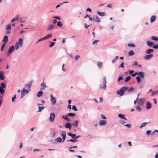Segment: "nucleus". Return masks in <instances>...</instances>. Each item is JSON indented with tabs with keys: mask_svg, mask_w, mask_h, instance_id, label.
<instances>
[{
	"mask_svg": "<svg viewBox=\"0 0 158 158\" xmlns=\"http://www.w3.org/2000/svg\"><path fill=\"white\" fill-rule=\"evenodd\" d=\"M41 87L40 88V89L41 90H43L47 87L44 82H43L41 84Z\"/></svg>",
	"mask_w": 158,
	"mask_h": 158,
	"instance_id": "11",
	"label": "nucleus"
},
{
	"mask_svg": "<svg viewBox=\"0 0 158 158\" xmlns=\"http://www.w3.org/2000/svg\"><path fill=\"white\" fill-rule=\"evenodd\" d=\"M67 134L70 136L72 138L74 139H77L81 137V135L76 136V134H72L71 133L68 132Z\"/></svg>",
	"mask_w": 158,
	"mask_h": 158,
	"instance_id": "5",
	"label": "nucleus"
},
{
	"mask_svg": "<svg viewBox=\"0 0 158 158\" xmlns=\"http://www.w3.org/2000/svg\"><path fill=\"white\" fill-rule=\"evenodd\" d=\"M97 14L101 16H103L106 15V13L104 12H101L100 11H97Z\"/></svg>",
	"mask_w": 158,
	"mask_h": 158,
	"instance_id": "20",
	"label": "nucleus"
},
{
	"mask_svg": "<svg viewBox=\"0 0 158 158\" xmlns=\"http://www.w3.org/2000/svg\"><path fill=\"white\" fill-rule=\"evenodd\" d=\"M151 39L154 40L158 41V38L155 36H152L151 37Z\"/></svg>",
	"mask_w": 158,
	"mask_h": 158,
	"instance_id": "36",
	"label": "nucleus"
},
{
	"mask_svg": "<svg viewBox=\"0 0 158 158\" xmlns=\"http://www.w3.org/2000/svg\"><path fill=\"white\" fill-rule=\"evenodd\" d=\"M57 25L58 26L60 27L62 26V24L61 22L58 21L57 23Z\"/></svg>",
	"mask_w": 158,
	"mask_h": 158,
	"instance_id": "42",
	"label": "nucleus"
},
{
	"mask_svg": "<svg viewBox=\"0 0 158 158\" xmlns=\"http://www.w3.org/2000/svg\"><path fill=\"white\" fill-rule=\"evenodd\" d=\"M124 63L123 62H122V63L121 64L120 66L119 67V68H120V67L123 68L124 67Z\"/></svg>",
	"mask_w": 158,
	"mask_h": 158,
	"instance_id": "63",
	"label": "nucleus"
},
{
	"mask_svg": "<svg viewBox=\"0 0 158 158\" xmlns=\"http://www.w3.org/2000/svg\"><path fill=\"white\" fill-rule=\"evenodd\" d=\"M93 20L98 23L100 22L101 21L100 18H99L97 15L95 16V19L94 18Z\"/></svg>",
	"mask_w": 158,
	"mask_h": 158,
	"instance_id": "23",
	"label": "nucleus"
},
{
	"mask_svg": "<svg viewBox=\"0 0 158 158\" xmlns=\"http://www.w3.org/2000/svg\"><path fill=\"white\" fill-rule=\"evenodd\" d=\"M156 19V15H153L151 17L150 22L151 23H153L155 21Z\"/></svg>",
	"mask_w": 158,
	"mask_h": 158,
	"instance_id": "19",
	"label": "nucleus"
},
{
	"mask_svg": "<svg viewBox=\"0 0 158 158\" xmlns=\"http://www.w3.org/2000/svg\"><path fill=\"white\" fill-rule=\"evenodd\" d=\"M127 45L129 47H132L134 48L135 47V45L133 43H130L128 44Z\"/></svg>",
	"mask_w": 158,
	"mask_h": 158,
	"instance_id": "39",
	"label": "nucleus"
},
{
	"mask_svg": "<svg viewBox=\"0 0 158 158\" xmlns=\"http://www.w3.org/2000/svg\"><path fill=\"white\" fill-rule=\"evenodd\" d=\"M52 35L51 34H48L47 35L44 37V38L45 40L48 39L51 37H52Z\"/></svg>",
	"mask_w": 158,
	"mask_h": 158,
	"instance_id": "22",
	"label": "nucleus"
},
{
	"mask_svg": "<svg viewBox=\"0 0 158 158\" xmlns=\"http://www.w3.org/2000/svg\"><path fill=\"white\" fill-rule=\"evenodd\" d=\"M19 21L20 23H23L26 21V18H20L19 20Z\"/></svg>",
	"mask_w": 158,
	"mask_h": 158,
	"instance_id": "24",
	"label": "nucleus"
},
{
	"mask_svg": "<svg viewBox=\"0 0 158 158\" xmlns=\"http://www.w3.org/2000/svg\"><path fill=\"white\" fill-rule=\"evenodd\" d=\"M136 109L139 112H140L141 111V108L139 106H137L136 107Z\"/></svg>",
	"mask_w": 158,
	"mask_h": 158,
	"instance_id": "45",
	"label": "nucleus"
},
{
	"mask_svg": "<svg viewBox=\"0 0 158 158\" xmlns=\"http://www.w3.org/2000/svg\"><path fill=\"white\" fill-rule=\"evenodd\" d=\"M30 91V89H28V90H26L24 88H23L21 92V98H23V96L25 94L28 93L29 91Z\"/></svg>",
	"mask_w": 158,
	"mask_h": 158,
	"instance_id": "3",
	"label": "nucleus"
},
{
	"mask_svg": "<svg viewBox=\"0 0 158 158\" xmlns=\"http://www.w3.org/2000/svg\"><path fill=\"white\" fill-rule=\"evenodd\" d=\"M65 127L67 129H71V125L70 123H67L65 124Z\"/></svg>",
	"mask_w": 158,
	"mask_h": 158,
	"instance_id": "18",
	"label": "nucleus"
},
{
	"mask_svg": "<svg viewBox=\"0 0 158 158\" xmlns=\"http://www.w3.org/2000/svg\"><path fill=\"white\" fill-rule=\"evenodd\" d=\"M124 91L123 89L121 88L120 90H118L117 92V94L119 95L120 96H123L124 94Z\"/></svg>",
	"mask_w": 158,
	"mask_h": 158,
	"instance_id": "6",
	"label": "nucleus"
},
{
	"mask_svg": "<svg viewBox=\"0 0 158 158\" xmlns=\"http://www.w3.org/2000/svg\"><path fill=\"white\" fill-rule=\"evenodd\" d=\"M131 78L130 76H128L127 77L125 80V81L126 82L128 81Z\"/></svg>",
	"mask_w": 158,
	"mask_h": 158,
	"instance_id": "37",
	"label": "nucleus"
},
{
	"mask_svg": "<svg viewBox=\"0 0 158 158\" xmlns=\"http://www.w3.org/2000/svg\"><path fill=\"white\" fill-rule=\"evenodd\" d=\"M6 46V44H5V43H3V44H2V45L1 47V51H2L4 48V47H5Z\"/></svg>",
	"mask_w": 158,
	"mask_h": 158,
	"instance_id": "51",
	"label": "nucleus"
},
{
	"mask_svg": "<svg viewBox=\"0 0 158 158\" xmlns=\"http://www.w3.org/2000/svg\"><path fill=\"white\" fill-rule=\"evenodd\" d=\"M147 44L148 46L150 47H153V46L154 45V44L153 43L149 41H147Z\"/></svg>",
	"mask_w": 158,
	"mask_h": 158,
	"instance_id": "26",
	"label": "nucleus"
},
{
	"mask_svg": "<svg viewBox=\"0 0 158 158\" xmlns=\"http://www.w3.org/2000/svg\"><path fill=\"white\" fill-rule=\"evenodd\" d=\"M11 25L10 24L7 25L6 27V30H9L11 29Z\"/></svg>",
	"mask_w": 158,
	"mask_h": 158,
	"instance_id": "41",
	"label": "nucleus"
},
{
	"mask_svg": "<svg viewBox=\"0 0 158 158\" xmlns=\"http://www.w3.org/2000/svg\"><path fill=\"white\" fill-rule=\"evenodd\" d=\"M84 25H85V27L86 29H87L89 27H90V26H91V24L87 25V24L86 23H85L84 24Z\"/></svg>",
	"mask_w": 158,
	"mask_h": 158,
	"instance_id": "58",
	"label": "nucleus"
},
{
	"mask_svg": "<svg viewBox=\"0 0 158 158\" xmlns=\"http://www.w3.org/2000/svg\"><path fill=\"white\" fill-rule=\"evenodd\" d=\"M153 57V55L152 54H151L144 56V58L146 60H149Z\"/></svg>",
	"mask_w": 158,
	"mask_h": 158,
	"instance_id": "8",
	"label": "nucleus"
},
{
	"mask_svg": "<svg viewBox=\"0 0 158 158\" xmlns=\"http://www.w3.org/2000/svg\"><path fill=\"white\" fill-rule=\"evenodd\" d=\"M0 93L3 95L5 93V90L4 89L0 86Z\"/></svg>",
	"mask_w": 158,
	"mask_h": 158,
	"instance_id": "31",
	"label": "nucleus"
},
{
	"mask_svg": "<svg viewBox=\"0 0 158 158\" xmlns=\"http://www.w3.org/2000/svg\"><path fill=\"white\" fill-rule=\"evenodd\" d=\"M61 136L62 137H66V132L65 131H63L62 132Z\"/></svg>",
	"mask_w": 158,
	"mask_h": 158,
	"instance_id": "47",
	"label": "nucleus"
},
{
	"mask_svg": "<svg viewBox=\"0 0 158 158\" xmlns=\"http://www.w3.org/2000/svg\"><path fill=\"white\" fill-rule=\"evenodd\" d=\"M55 27V26L52 24H51L49 25L47 28V30H51L53 29Z\"/></svg>",
	"mask_w": 158,
	"mask_h": 158,
	"instance_id": "15",
	"label": "nucleus"
},
{
	"mask_svg": "<svg viewBox=\"0 0 158 158\" xmlns=\"http://www.w3.org/2000/svg\"><path fill=\"white\" fill-rule=\"evenodd\" d=\"M80 56L79 55H76L75 57V59L76 60H79Z\"/></svg>",
	"mask_w": 158,
	"mask_h": 158,
	"instance_id": "57",
	"label": "nucleus"
},
{
	"mask_svg": "<svg viewBox=\"0 0 158 158\" xmlns=\"http://www.w3.org/2000/svg\"><path fill=\"white\" fill-rule=\"evenodd\" d=\"M32 82L31 81L30 82L28 83L27 84H25L26 86L27 87L28 89H30L31 86L32 85Z\"/></svg>",
	"mask_w": 158,
	"mask_h": 158,
	"instance_id": "27",
	"label": "nucleus"
},
{
	"mask_svg": "<svg viewBox=\"0 0 158 158\" xmlns=\"http://www.w3.org/2000/svg\"><path fill=\"white\" fill-rule=\"evenodd\" d=\"M153 48L154 49H158V44L155 45L153 46Z\"/></svg>",
	"mask_w": 158,
	"mask_h": 158,
	"instance_id": "62",
	"label": "nucleus"
},
{
	"mask_svg": "<svg viewBox=\"0 0 158 158\" xmlns=\"http://www.w3.org/2000/svg\"><path fill=\"white\" fill-rule=\"evenodd\" d=\"M135 53L133 50H131L128 52V55L129 56H132Z\"/></svg>",
	"mask_w": 158,
	"mask_h": 158,
	"instance_id": "32",
	"label": "nucleus"
},
{
	"mask_svg": "<svg viewBox=\"0 0 158 158\" xmlns=\"http://www.w3.org/2000/svg\"><path fill=\"white\" fill-rule=\"evenodd\" d=\"M154 50L152 49H149L146 51V53L147 54H151L154 52Z\"/></svg>",
	"mask_w": 158,
	"mask_h": 158,
	"instance_id": "12",
	"label": "nucleus"
},
{
	"mask_svg": "<svg viewBox=\"0 0 158 158\" xmlns=\"http://www.w3.org/2000/svg\"><path fill=\"white\" fill-rule=\"evenodd\" d=\"M123 79V77H122L120 76L118 79V81L119 82L120 80Z\"/></svg>",
	"mask_w": 158,
	"mask_h": 158,
	"instance_id": "64",
	"label": "nucleus"
},
{
	"mask_svg": "<svg viewBox=\"0 0 158 158\" xmlns=\"http://www.w3.org/2000/svg\"><path fill=\"white\" fill-rule=\"evenodd\" d=\"M8 41V37L6 35L4 36V39L2 40L3 42H4L5 43H6Z\"/></svg>",
	"mask_w": 158,
	"mask_h": 158,
	"instance_id": "29",
	"label": "nucleus"
},
{
	"mask_svg": "<svg viewBox=\"0 0 158 158\" xmlns=\"http://www.w3.org/2000/svg\"><path fill=\"white\" fill-rule=\"evenodd\" d=\"M136 79L137 80V81L138 83H139L141 82V79L140 77L139 76L137 77H136Z\"/></svg>",
	"mask_w": 158,
	"mask_h": 158,
	"instance_id": "30",
	"label": "nucleus"
},
{
	"mask_svg": "<svg viewBox=\"0 0 158 158\" xmlns=\"http://www.w3.org/2000/svg\"><path fill=\"white\" fill-rule=\"evenodd\" d=\"M76 115V114L74 113H70L67 114V115L70 117H74Z\"/></svg>",
	"mask_w": 158,
	"mask_h": 158,
	"instance_id": "34",
	"label": "nucleus"
},
{
	"mask_svg": "<svg viewBox=\"0 0 158 158\" xmlns=\"http://www.w3.org/2000/svg\"><path fill=\"white\" fill-rule=\"evenodd\" d=\"M137 75L140 76L142 78H144V73L143 72H137Z\"/></svg>",
	"mask_w": 158,
	"mask_h": 158,
	"instance_id": "21",
	"label": "nucleus"
},
{
	"mask_svg": "<svg viewBox=\"0 0 158 158\" xmlns=\"http://www.w3.org/2000/svg\"><path fill=\"white\" fill-rule=\"evenodd\" d=\"M4 73L3 71H0V79L3 80L4 79Z\"/></svg>",
	"mask_w": 158,
	"mask_h": 158,
	"instance_id": "13",
	"label": "nucleus"
},
{
	"mask_svg": "<svg viewBox=\"0 0 158 158\" xmlns=\"http://www.w3.org/2000/svg\"><path fill=\"white\" fill-rule=\"evenodd\" d=\"M67 114L66 115H63L62 116V118L64 119V120H66V119H67V118H68Z\"/></svg>",
	"mask_w": 158,
	"mask_h": 158,
	"instance_id": "59",
	"label": "nucleus"
},
{
	"mask_svg": "<svg viewBox=\"0 0 158 158\" xmlns=\"http://www.w3.org/2000/svg\"><path fill=\"white\" fill-rule=\"evenodd\" d=\"M43 94V93L42 92V91H40L38 92L37 94V97H40Z\"/></svg>",
	"mask_w": 158,
	"mask_h": 158,
	"instance_id": "28",
	"label": "nucleus"
},
{
	"mask_svg": "<svg viewBox=\"0 0 158 158\" xmlns=\"http://www.w3.org/2000/svg\"><path fill=\"white\" fill-rule=\"evenodd\" d=\"M53 18L56 19H57L58 20H59L61 19V18L59 16H54L53 17Z\"/></svg>",
	"mask_w": 158,
	"mask_h": 158,
	"instance_id": "61",
	"label": "nucleus"
},
{
	"mask_svg": "<svg viewBox=\"0 0 158 158\" xmlns=\"http://www.w3.org/2000/svg\"><path fill=\"white\" fill-rule=\"evenodd\" d=\"M15 49V47L14 45H12L10 47L8 51V54H10Z\"/></svg>",
	"mask_w": 158,
	"mask_h": 158,
	"instance_id": "9",
	"label": "nucleus"
},
{
	"mask_svg": "<svg viewBox=\"0 0 158 158\" xmlns=\"http://www.w3.org/2000/svg\"><path fill=\"white\" fill-rule=\"evenodd\" d=\"M50 101L52 105H54L56 102V100L55 97H54L52 94H50Z\"/></svg>",
	"mask_w": 158,
	"mask_h": 158,
	"instance_id": "4",
	"label": "nucleus"
},
{
	"mask_svg": "<svg viewBox=\"0 0 158 158\" xmlns=\"http://www.w3.org/2000/svg\"><path fill=\"white\" fill-rule=\"evenodd\" d=\"M151 131L148 130L146 131V134L147 135H150V134L151 133Z\"/></svg>",
	"mask_w": 158,
	"mask_h": 158,
	"instance_id": "60",
	"label": "nucleus"
},
{
	"mask_svg": "<svg viewBox=\"0 0 158 158\" xmlns=\"http://www.w3.org/2000/svg\"><path fill=\"white\" fill-rule=\"evenodd\" d=\"M148 123H147V122L144 123H142L141 124V126H140V128H142L143 127H145L146 126V125L148 124Z\"/></svg>",
	"mask_w": 158,
	"mask_h": 158,
	"instance_id": "35",
	"label": "nucleus"
},
{
	"mask_svg": "<svg viewBox=\"0 0 158 158\" xmlns=\"http://www.w3.org/2000/svg\"><path fill=\"white\" fill-rule=\"evenodd\" d=\"M134 90V88L133 87H130V88H129L128 92L129 93L132 92Z\"/></svg>",
	"mask_w": 158,
	"mask_h": 158,
	"instance_id": "48",
	"label": "nucleus"
},
{
	"mask_svg": "<svg viewBox=\"0 0 158 158\" xmlns=\"http://www.w3.org/2000/svg\"><path fill=\"white\" fill-rule=\"evenodd\" d=\"M152 107V104L149 102H148L146 103V109H149Z\"/></svg>",
	"mask_w": 158,
	"mask_h": 158,
	"instance_id": "16",
	"label": "nucleus"
},
{
	"mask_svg": "<svg viewBox=\"0 0 158 158\" xmlns=\"http://www.w3.org/2000/svg\"><path fill=\"white\" fill-rule=\"evenodd\" d=\"M78 141V140L77 139H70V140H68L67 141H70V142H77Z\"/></svg>",
	"mask_w": 158,
	"mask_h": 158,
	"instance_id": "49",
	"label": "nucleus"
},
{
	"mask_svg": "<svg viewBox=\"0 0 158 158\" xmlns=\"http://www.w3.org/2000/svg\"><path fill=\"white\" fill-rule=\"evenodd\" d=\"M49 43H50V44L49 45V47H52L53 46H54L55 43V42H49Z\"/></svg>",
	"mask_w": 158,
	"mask_h": 158,
	"instance_id": "44",
	"label": "nucleus"
},
{
	"mask_svg": "<svg viewBox=\"0 0 158 158\" xmlns=\"http://www.w3.org/2000/svg\"><path fill=\"white\" fill-rule=\"evenodd\" d=\"M158 91L157 90L153 91L152 92V96H153L154 95H156L157 94Z\"/></svg>",
	"mask_w": 158,
	"mask_h": 158,
	"instance_id": "54",
	"label": "nucleus"
},
{
	"mask_svg": "<svg viewBox=\"0 0 158 158\" xmlns=\"http://www.w3.org/2000/svg\"><path fill=\"white\" fill-rule=\"evenodd\" d=\"M102 63L101 62H98L97 63V65L99 69H101L102 67Z\"/></svg>",
	"mask_w": 158,
	"mask_h": 158,
	"instance_id": "25",
	"label": "nucleus"
},
{
	"mask_svg": "<svg viewBox=\"0 0 158 158\" xmlns=\"http://www.w3.org/2000/svg\"><path fill=\"white\" fill-rule=\"evenodd\" d=\"M73 125L75 127H77L78 126V122L77 120H76L75 122H74L73 124Z\"/></svg>",
	"mask_w": 158,
	"mask_h": 158,
	"instance_id": "33",
	"label": "nucleus"
},
{
	"mask_svg": "<svg viewBox=\"0 0 158 158\" xmlns=\"http://www.w3.org/2000/svg\"><path fill=\"white\" fill-rule=\"evenodd\" d=\"M0 87H1L2 88L4 89L6 88V85L5 83H1L0 84Z\"/></svg>",
	"mask_w": 158,
	"mask_h": 158,
	"instance_id": "46",
	"label": "nucleus"
},
{
	"mask_svg": "<svg viewBox=\"0 0 158 158\" xmlns=\"http://www.w3.org/2000/svg\"><path fill=\"white\" fill-rule=\"evenodd\" d=\"M123 90L125 91H128L129 87L127 86H125L122 87Z\"/></svg>",
	"mask_w": 158,
	"mask_h": 158,
	"instance_id": "50",
	"label": "nucleus"
},
{
	"mask_svg": "<svg viewBox=\"0 0 158 158\" xmlns=\"http://www.w3.org/2000/svg\"><path fill=\"white\" fill-rule=\"evenodd\" d=\"M106 77H105L103 78V84L100 85V88L104 90H106Z\"/></svg>",
	"mask_w": 158,
	"mask_h": 158,
	"instance_id": "2",
	"label": "nucleus"
},
{
	"mask_svg": "<svg viewBox=\"0 0 158 158\" xmlns=\"http://www.w3.org/2000/svg\"><path fill=\"white\" fill-rule=\"evenodd\" d=\"M72 109L74 110L75 111H77V109L76 107V106L75 105H73L72 106Z\"/></svg>",
	"mask_w": 158,
	"mask_h": 158,
	"instance_id": "56",
	"label": "nucleus"
},
{
	"mask_svg": "<svg viewBox=\"0 0 158 158\" xmlns=\"http://www.w3.org/2000/svg\"><path fill=\"white\" fill-rule=\"evenodd\" d=\"M99 41L98 40H95L93 41V44L94 45H96L97 44V43Z\"/></svg>",
	"mask_w": 158,
	"mask_h": 158,
	"instance_id": "52",
	"label": "nucleus"
},
{
	"mask_svg": "<svg viewBox=\"0 0 158 158\" xmlns=\"http://www.w3.org/2000/svg\"><path fill=\"white\" fill-rule=\"evenodd\" d=\"M44 108V107L39 106L38 107L39 110L38 112H41Z\"/></svg>",
	"mask_w": 158,
	"mask_h": 158,
	"instance_id": "43",
	"label": "nucleus"
},
{
	"mask_svg": "<svg viewBox=\"0 0 158 158\" xmlns=\"http://www.w3.org/2000/svg\"><path fill=\"white\" fill-rule=\"evenodd\" d=\"M16 98V95L14 94L11 100L13 102H14L15 101V99Z\"/></svg>",
	"mask_w": 158,
	"mask_h": 158,
	"instance_id": "40",
	"label": "nucleus"
},
{
	"mask_svg": "<svg viewBox=\"0 0 158 158\" xmlns=\"http://www.w3.org/2000/svg\"><path fill=\"white\" fill-rule=\"evenodd\" d=\"M23 41L22 38L19 39V41L16 43L15 44V48L16 50L18 49L20 47H22L23 46Z\"/></svg>",
	"mask_w": 158,
	"mask_h": 158,
	"instance_id": "1",
	"label": "nucleus"
},
{
	"mask_svg": "<svg viewBox=\"0 0 158 158\" xmlns=\"http://www.w3.org/2000/svg\"><path fill=\"white\" fill-rule=\"evenodd\" d=\"M55 117V114L53 113H52L50 114L49 119L50 121L52 122L54 120Z\"/></svg>",
	"mask_w": 158,
	"mask_h": 158,
	"instance_id": "7",
	"label": "nucleus"
},
{
	"mask_svg": "<svg viewBox=\"0 0 158 158\" xmlns=\"http://www.w3.org/2000/svg\"><path fill=\"white\" fill-rule=\"evenodd\" d=\"M118 117L125 120L126 121H127V119L125 118L124 115L121 114H119L118 115Z\"/></svg>",
	"mask_w": 158,
	"mask_h": 158,
	"instance_id": "17",
	"label": "nucleus"
},
{
	"mask_svg": "<svg viewBox=\"0 0 158 158\" xmlns=\"http://www.w3.org/2000/svg\"><path fill=\"white\" fill-rule=\"evenodd\" d=\"M55 141L59 142H61L62 141V139L60 137H59L55 139Z\"/></svg>",
	"mask_w": 158,
	"mask_h": 158,
	"instance_id": "38",
	"label": "nucleus"
},
{
	"mask_svg": "<svg viewBox=\"0 0 158 158\" xmlns=\"http://www.w3.org/2000/svg\"><path fill=\"white\" fill-rule=\"evenodd\" d=\"M45 39H44V37H43V38H40V39L36 43V44H37V43H38V42H40L41 41H43V40H45Z\"/></svg>",
	"mask_w": 158,
	"mask_h": 158,
	"instance_id": "55",
	"label": "nucleus"
},
{
	"mask_svg": "<svg viewBox=\"0 0 158 158\" xmlns=\"http://www.w3.org/2000/svg\"><path fill=\"white\" fill-rule=\"evenodd\" d=\"M106 121L104 120H102L99 121V124L100 126H103L106 124Z\"/></svg>",
	"mask_w": 158,
	"mask_h": 158,
	"instance_id": "10",
	"label": "nucleus"
},
{
	"mask_svg": "<svg viewBox=\"0 0 158 158\" xmlns=\"http://www.w3.org/2000/svg\"><path fill=\"white\" fill-rule=\"evenodd\" d=\"M144 99L143 98H140L139 99L138 101V103L140 105H142L144 104Z\"/></svg>",
	"mask_w": 158,
	"mask_h": 158,
	"instance_id": "14",
	"label": "nucleus"
},
{
	"mask_svg": "<svg viewBox=\"0 0 158 158\" xmlns=\"http://www.w3.org/2000/svg\"><path fill=\"white\" fill-rule=\"evenodd\" d=\"M119 122L122 125H124L125 123V122L122 120H120L119 121Z\"/></svg>",
	"mask_w": 158,
	"mask_h": 158,
	"instance_id": "53",
	"label": "nucleus"
}]
</instances>
